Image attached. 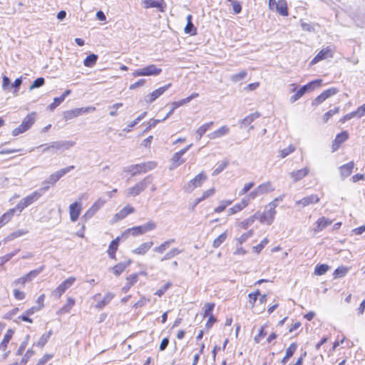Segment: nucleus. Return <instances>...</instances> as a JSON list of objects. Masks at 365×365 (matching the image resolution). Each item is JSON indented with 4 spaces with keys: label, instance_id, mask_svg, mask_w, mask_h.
<instances>
[{
    "label": "nucleus",
    "instance_id": "bb28decb",
    "mask_svg": "<svg viewBox=\"0 0 365 365\" xmlns=\"http://www.w3.org/2000/svg\"><path fill=\"white\" fill-rule=\"evenodd\" d=\"M319 200L320 198L318 197V195L313 194L302 198L301 200L297 201V203L299 205H302V207H306L309 205L318 203Z\"/></svg>",
    "mask_w": 365,
    "mask_h": 365
},
{
    "label": "nucleus",
    "instance_id": "13d9d810",
    "mask_svg": "<svg viewBox=\"0 0 365 365\" xmlns=\"http://www.w3.org/2000/svg\"><path fill=\"white\" fill-rule=\"evenodd\" d=\"M254 235V231L252 230H250L242 234L238 238L237 242L240 244H242L245 242L250 237H251Z\"/></svg>",
    "mask_w": 365,
    "mask_h": 365
},
{
    "label": "nucleus",
    "instance_id": "680f3d73",
    "mask_svg": "<svg viewBox=\"0 0 365 365\" xmlns=\"http://www.w3.org/2000/svg\"><path fill=\"white\" fill-rule=\"evenodd\" d=\"M268 242H269L268 239L264 238L259 244L253 247V248H252L253 251L255 253L259 254L262 250V249L268 244Z\"/></svg>",
    "mask_w": 365,
    "mask_h": 365
},
{
    "label": "nucleus",
    "instance_id": "9b49d317",
    "mask_svg": "<svg viewBox=\"0 0 365 365\" xmlns=\"http://www.w3.org/2000/svg\"><path fill=\"white\" fill-rule=\"evenodd\" d=\"M334 48L331 46H327L323 48L311 61L310 66H313L321 61L327 58H331L334 56Z\"/></svg>",
    "mask_w": 365,
    "mask_h": 365
},
{
    "label": "nucleus",
    "instance_id": "052dcab7",
    "mask_svg": "<svg viewBox=\"0 0 365 365\" xmlns=\"http://www.w3.org/2000/svg\"><path fill=\"white\" fill-rule=\"evenodd\" d=\"M44 268H45L44 265H42V266L39 267L38 269H33V270L30 271L29 272H28L26 274V275L28 276L30 281H31L34 278H35L41 272H42L43 270L44 269Z\"/></svg>",
    "mask_w": 365,
    "mask_h": 365
},
{
    "label": "nucleus",
    "instance_id": "69168bd1",
    "mask_svg": "<svg viewBox=\"0 0 365 365\" xmlns=\"http://www.w3.org/2000/svg\"><path fill=\"white\" fill-rule=\"evenodd\" d=\"M53 357V354H45L36 363V365H46V364Z\"/></svg>",
    "mask_w": 365,
    "mask_h": 365
},
{
    "label": "nucleus",
    "instance_id": "a18cd8bd",
    "mask_svg": "<svg viewBox=\"0 0 365 365\" xmlns=\"http://www.w3.org/2000/svg\"><path fill=\"white\" fill-rule=\"evenodd\" d=\"M260 116V114L258 112L252 113L247 116H246L245 118L242 119L241 123L244 126H248L250 125L255 120L258 118Z\"/></svg>",
    "mask_w": 365,
    "mask_h": 365
},
{
    "label": "nucleus",
    "instance_id": "c03bdc74",
    "mask_svg": "<svg viewBox=\"0 0 365 365\" xmlns=\"http://www.w3.org/2000/svg\"><path fill=\"white\" fill-rule=\"evenodd\" d=\"M322 83V79H317L307 83L306 85L303 86V88H304V90L306 92L312 91L315 89L317 87H320Z\"/></svg>",
    "mask_w": 365,
    "mask_h": 365
},
{
    "label": "nucleus",
    "instance_id": "7c9ffc66",
    "mask_svg": "<svg viewBox=\"0 0 365 365\" xmlns=\"http://www.w3.org/2000/svg\"><path fill=\"white\" fill-rule=\"evenodd\" d=\"M115 294L112 292H107L102 299L99 300L96 304L95 305V307L98 309H101L104 308L107 304H108L112 299L114 298Z\"/></svg>",
    "mask_w": 365,
    "mask_h": 365
},
{
    "label": "nucleus",
    "instance_id": "ddd939ff",
    "mask_svg": "<svg viewBox=\"0 0 365 365\" xmlns=\"http://www.w3.org/2000/svg\"><path fill=\"white\" fill-rule=\"evenodd\" d=\"M171 83H168L162 87H160L149 94H148L145 101L147 103L150 104L154 102L157 98H158L160 96H162L167 90H168L171 87Z\"/></svg>",
    "mask_w": 365,
    "mask_h": 365
},
{
    "label": "nucleus",
    "instance_id": "338daca9",
    "mask_svg": "<svg viewBox=\"0 0 365 365\" xmlns=\"http://www.w3.org/2000/svg\"><path fill=\"white\" fill-rule=\"evenodd\" d=\"M339 90L336 88H330L329 89H327L324 91L322 94L324 96L326 100L329 98V97L334 96L338 93Z\"/></svg>",
    "mask_w": 365,
    "mask_h": 365
},
{
    "label": "nucleus",
    "instance_id": "37998d69",
    "mask_svg": "<svg viewBox=\"0 0 365 365\" xmlns=\"http://www.w3.org/2000/svg\"><path fill=\"white\" fill-rule=\"evenodd\" d=\"M215 307V304L214 302L205 303L203 307L202 317L205 318L207 317L213 316L212 312L214 311Z\"/></svg>",
    "mask_w": 365,
    "mask_h": 365
},
{
    "label": "nucleus",
    "instance_id": "72a5a7b5",
    "mask_svg": "<svg viewBox=\"0 0 365 365\" xmlns=\"http://www.w3.org/2000/svg\"><path fill=\"white\" fill-rule=\"evenodd\" d=\"M255 220H256V216L251 215L249 217H247V218L242 220V221H240V222H238L237 226L240 229L247 230L248 227H250V226H252L253 225Z\"/></svg>",
    "mask_w": 365,
    "mask_h": 365
},
{
    "label": "nucleus",
    "instance_id": "e433bc0d",
    "mask_svg": "<svg viewBox=\"0 0 365 365\" xmlns=\"http://www.w3.org/2000/svg\"><path fill=\"white\" fill-rule=\"evenodd\" d=\"M213 125L214 122L212 121L201 125L195 131L196 134L199 137V139H200L205 135V133L213 126Z\"/></svg>",
    "mask_w": 365,
    "mask_h": 365
},
{
    "label": "nucleus",
    "instance_id": "473e14b6",
    "mask_svg": "<svg viewBox=\"0 0 365 365\" xmlns=\"http://www.w3.org/2000/svg\"><path fill=\"white\" fill-rule=\"evenodd\" d=\"M192 16L191 14H189L187 16V24H186L184 30L186 34H189L191 36H195L197 34V29L193 25V24L192 22Z\"/></svg>",
    "mask_w": 365,
    "mask_h": 365
},
{
    "label": "nucleus",
    "instance_id": "0eeeda50",
    "mask_svg": "<svg viewBox=\"0 0 365 365\" xmlns=\"http://www.w3.org/2000/svg\"><path fill=\"white\" fill-rule=\"evenodd\" d=\"M76 281L75 277H69L60 283L53 290V294L56 298H60L66 290L71 288Z\"/></svg>",
    "mask_w": 365,
    "mask_h": 365
},
{
    "label": "nucleus",
    "instance_id": "49530a36",
    "mask_svg": "<svg viewBox=\"0 0 365 365\" xmlns=\"http://www.w3.org/2000/svg\"><path fill=\"white\" fill-rule=\"evenodd\" d=\"M175 242V240L171 239L167 241L163 242L159 246L155 247L154 251L158 254H163L169 247L170 245Z\"/></svg>",
    "mask_w": 365,
    "mask_h": 365
},
{
    "label": "nucleus",
    "instance_id": "aec40b11",
    "mask_svg": "<svg viewBox=\"0 0 365 365\" xmlns=\"http://www.w3.org/2000/svg\"><path fill=\"white\" fill-rule=\"evenodd\" d=\"M74 168L75 167L73 165H71L52 173L48 178V182L52 184L56 182L61 177H63L71 170L74 169Z\"/></svg>",
    "mask_w": 365,
    "mask_h": 365
},
{
    "label": "nucleus",
    "instance_id": "6e6d98bb",
    "mask_svg": "<svg viewBox=\"0 0 365 365\" xmlns=\"http://www.w3.org/2000/svg\"><path fill=\"white\" fill-rule=\"evenodd\" d=\"M295 147L293 145H289L287 148L279 150V155L281 158H284L293 153Z\"/></svg>",
    "mask_w": 365,
    "mask_h": 365
},
{
    "label": "nucleus",
    "instance_id": "ea45409f",
    "mask_svg": "<svg viewBox=\"0 0 365 365\" xmlns=\"http://www.w3.org/2000/svg\"><path fill=\"white\" fill-rule=\"evenodd\" d=\"M98 58V57L96 54L91 53L83 60V65L86 67L91 68L96 65Z\"/></svg>",
    "mask_w": 365,
    "mask_h": 365
},
{
    "label": "nucleus",
    "instance_id": "4d7b16f0",
    "mask_svg": "<svg viewBox=\"0 0 365 365\" xmlns=\"http://www.w3.org/2000/svg\"><path fill=\"white\" fill-rule=\"evenodd\" d=\"M16 322H27L29 324L34 323V319L28 314H26V311L17 317Z\"/></svg>",
    "mask_w": 365,
    "mask_h": 365
},
{
    "label": "nucleus",
    "instance_id": "0e129e2a",
    "mask_svg": "<svg viewBox=\"0 0 365 365\" xmlns=\"http://www.w3.org/2000/svg\"><path fill=\"white\" fill-rule=\"evenodd\" d=\"M307 93L304 90V88L301 87L297 92L294 93L290 98L291 102H295L298 99H299L301 97H302L304 93Z\"/></svg>",
    "mask_w": 365,
    "mask_h": 365
},
{
    "label": "nucleus",
    "instance_id": "9d476101",
    "mask_svg": "<svg viewBox=\"0 0 365 365\" xmlns=\"http://www.w3.org/2000/svg\"><path fill=\"white\" fill-rule=\"evenodd\" d=\"M269 7L270 9H275L282 16H287L289 15L287 3L285 0H269Z\"/></svg>",
    "mask_w": 365,
    "mask_h": 365
},
{
    "label": "nucleus",
    "instance_id": "1a4fd4ad",
    "mask_svg": "<svg viewBox=\"0 0 365 365\" xmlns=\"http://www.w3.org/2000/svg\"><path fill=\"white\" fill-rule=\"evenodd\" d=\"M95 110L96 108L93 106L74 108L63 112V117L65 120H70L86 113L94 111Z\"/></svg>",
    "mask_w": 365,
    "mask_h": 365
},
{
    "label": "nucleus",
    "instance_id": "de8ad7c7",
    "mask_svg": "<svg viewBox=\"0 0 365 365\" xmlns=\"http://www.w3.org/2000/svg\"><path fill=\"white\" fill-rule=\"evenodd\" d=\"M329 269V266L327 264H317L314 268V274L322 276Z\"/></svg>",
    "mask_w": 365,
    "mask_h": 365
},
{
    "label": "nucleus",
    "instance_id": "58836bf2",
    "mask_svg": "<svg viewBox=\"0 0 365 365\" xmlns=\"http://www.w3.org/2000/svg\"><path fill=\"white\" fill-rule=\"evenodd\" d=\"M260 295V291L259 289L255 290L248 294V303L252 308L257 306L258 297Z\"/></svg>",
    "mask_w": 365,
    "mask_h": 365
},
{
    "label": "nucleus",
    "instance_id": "7ed1b4c3",
    "mask_svg": "<svg viewBox=\"0 0 365 365\" xmlns=\"http://www.w3.org/2000/svg\"><path fill=\"white\" fill-rule=\"evenodd\" d=\"M207 175L205 171L202 170L190 179L184 186L186 192H192L197 187H201L207 180Z\"/></svg>",
    "mask_w": 365,
    "mask_h": 365
},
{
    "label": "nucleus",
    "instance_id": "864d4df0",
    "mask_svg": "<svg viewBox=\"0 0 365 365\" xmlns=\"http://www.w3.org/2000/svg\"><path fill=\"white\" fill-rule=\"evenodd\" d=\"M297 349V344L296 342L291 343L285 350V356L292 358Z\"/></svg>",
    "mask_w": 365,
    "mask_h": 365
},
{
    "label": "nucleus",
    "instance_id": "393cba45",
    "mask_svg": "<svg viewBox=\"0 0 365 365\" xmlns=\"http://www.w3.org/2000/svg\"><path fill=\"white\" fill-rule=\"evenodd\" d=\"M354 166L355 163L354 161H350L344 165H341L339 168L340 175L342 178L349 177L352 173Z\"/></svg>",
    "mask_w": 365,
    "mask_h": 365
},
{
    "label": "nucleus",
    "instance_id": "f257e3e1",
    "mask_svg": "<svg viewBox=\"0 0 365 365\" xmlns=\"http://www.w3.org/2000/svg\"><path fill=\"white\" fill-rule=\"evenodd\" d=\"M283 196L275 197L272 201L269 202L265 207V210L259 214L257 219L260 223L267 225H270L273 223L276 215V207L278 203L282 201Z\"/></svg>",
    "mask_w": 365,
    "mask_h": 365
},
{
    "label": "nucleus",
    "instance_id": "20e7f679",
    "mask_svg": "<svg viewBox=\"0 0 365 365\" xmlns=\"http://www.w3.org/2000/svg\"><path fill=\"white\" fill-rule=\"evenodd\" d=\"M156 223L152 220L147 222L145 224L138 226H134L127 229L125 233L130 234L133 237L144 235L156 228Z\"/></svg>",
    "mask_w": 365,
    "mask_h": 365
},
{
    "label": "nucleus",
    "instance_id": "6e6552de",
    "mask_svg": "<svg viewBox=\"0 0 365 365\" xmlns=\"http://www.w3.org/2000/svg\"><path fill=\"white\" fill-rule=\"evenodd\" d=\"M162 72L160 68L157 67L154 64H150L140 69H138L133 71V76L134 77L138 76H158Z\"/></svg>",
    "mask_w": 365,
    "mask_h": 365
},
{
    "label": "nucleus",
    "instance_id": "cd10ccee",
    "mask_svg": "<svg viewBox=\"0 0 365 365\" xmlns=\"http://www.w3.org/2000/svg\"><path fill=\"white\" fill-rule=\"evenodd\" d=\"M230 131V128L227 125H222L218 129L214 130L213 132H211L207 135V137L211 139H217L220 138L225 135H227Z\"/></svg>",
    "mask_w": 365,
    "mask_h": 365
},
{
    "label": "nucleus",
    "instance_id": "4c0bfd02",
    "mask_svg": "<svg viewBox=\"0 0 365 365\" xmlns=\"http://www.w3.org/2000/svg\"><path fill=\"white\" fill-rule=\"evenodd\" d=\"M35 113L28 114L22 120L21 125L28 130L35 122Z\"/></svg>",
    "mask_w": 365,
    "mask_h": 365
},
{
    "label": "nucleus",
    "instance_id": "a211bd4d",
    "mask_svg": "<svg viewBox=\"0 0 365 365\" xmlns=\"http://www.w3.org/2000/svg\"><path fill=\"white\" fill-rule=\"evenodd\" d=\"M191 146L192 145H189L173 155L171 160L174 167H178L185 163V160L182 156Z\"/></svg>",
    "mask_w": 365,
    "mask_h": 365
},
{
    "label": "nucleus",
    "instance_id": "c756f323",
    "mask_svg": "<svg viewBox=\"0 0 365 365\" xmlns=\"http://www.w3.org/2000/svg\"><path fill=\"white\" fill-rule=\"evenodd\" d=\"M309 173L308 168H303L302 169L293 171L290 173V177L294 182H297L305 178Z\"/></svg>",
    "mask_w": 365,
    "mask_h": 365
},
{
    "label": "nucleus",
    "instance_id": "c85d7f7f",
    "mask_svg": "<svg viewBox=\"0 0 365 365\" xmlns=\"http://www.w3.org/2000/svg\"><path fill=\"white\" fill-rule=\"evenodd\" d=\"M15 212L16 210L13 207L9 209L0 216V229L11 221Z\"/></svg>",
    "mask_w": 365,
    "mask_h": 365
},
{
    "label": "nucleus",
    "instance_id": "79ce46f5",
    "mask_svg": "<svg viewBox=\"0 0 365 365\" xmlns=\"http://www.w3.org/2000/svg\"><path fill=\"white\" fill-rule=\"evenodd\" d=\"M228 235L227 231H225L217 237L212 242V247L218 248L227 239Z\"/></svg>",
    "mask_w": 365,
    "mask_h": 365
},
{
    "label": "nucleus",
    "instance_id": "5701e85b",
    "mask_svg": "<svg viewBox=\"0 0 365 365\" xmlns=\"http://www.w3.org/2000/svg\"><path fill=\"white\" fill-rule=\"evenodd\" d=\"M14 330L12 329H8L4 335V337L0 343V350L6 351L10 341L12 339L14 335Z\"/></svg>",
    "mask_w": 365,
    "mask_h": 365
},
{
    "label": "nucleus",
    "instance_id": "4be33fe9",
    "mask_svg": "<svg viewBox=\"0 0 365 365\" xmlns=\"http://www.w3.org/2000/svg\"><path fill=\"white\" fill-rule=\"evenodd\" d=\"M139 279V274L138 273H133L130 275H128L125 278V284L122 287V291L124 293L128 292L131 287L138 281Z\"/></svg>",
    "mask_w": 365,
    "mask_h": 365
},
{
    "label": "nucleus",
    "instance_id": "39448f33",
    "mask_svg": "<svg viewBox=\"0 0 365 365\" xmlns=\"http://www.w3.org/2000/svg\"><path fill=\"white\" fill-rule=\"evenodd\" d=\"M41 195V192L39 191L33 192L19 201L14 209L20 214L26 207L37 201Z\"/></svg>",
    "mask_w": 365,
    "mask_h": 365
},
{
    "label": "nucleus",
    "instance_id": "f03ea898",
    "mask_svg": "<svg viewBox=\"0 0 365 365\" xmlns=\"http://www.w3.org/2000/svg\"><path fill=\"white\" fill-rule=\"evenodd\" d=\"M157 163L155 161L143 162L128 166L125 172L131 176L140 175L155 169Z\"/></svg>",
    "mask_w": 365,
    "mask_h": 365
},
{
    "label": "nucleus",
    "instance_id": "f704fd0d",
    "mask_svg": "<svg viewBox=\"0 0 365 365\" xmlns=\"http://www.w3.org/2000/svg\"><path fill=\"white\" fill-rule=\"evenodd\" d=\"M232 200H221L218 205L215 207L214 212L216 214H220L223 212L228 206L232 205Z\"/></svg>",
    "mask_w": 365,
    "mask_h": 365
},
{
    "label": "nucleus",
    "instance_id": "423d86ee",
    "mask_svg": "<svg viewBox=\"0 0 365 365\" xmlns=\"http://www.w3.org/2000/svg\"><path fill=\"white\" fill-rule=\"evenodd\" d=\"M150 182V177L148 176L143 178L142 180L135 183L132 187H129L126 191L128 197H135L139 195L143 192L148 187V183Z\"/></svg>",
    "mask_w": 365,
    "mask_h": 365
},
{
    "label": "nucleus",
    "instance_id": "bf43d9fd",
    "mask_svg": "<svg viewBox=\"0 0 365 365\" xmlns=\"http://www.w3.org/2000/svg\"><path fill=\"white\" fill-rule=\"evenodd\" d=\"M247 76V72L246 71H241L240 73H235V74H233L232 76H231V80L234 82V83H237L239 82L240 81L244 79L246 76Z\"/></svg>",
    "mask_w": 365,
    "mask_h": 365
},
{
    "label": "nucleus",
    "instance_id": "2eb2a0df",
    "mask_svg": "<svg viewBox=\"0 0 365 365\" xmlns=\"http://www.w3.org/2000/svg\"><path fill=\"white\" fill-rule=\"evenodd\" d=\"M145 9L155 8L160 12H164L166 8V3L164 0H142Z\"/></svg>",
    "mask_w": 365,
    "mask_h": 365
},
{
    "label": "nucleus",
    "instance_id": "dca6fc26",
    "mask_svg": "<svg viewBox=\"0 0 365 365\" xmlns=\"http://www.w3.org/2000/svg\"><path fill=\"white\" fill-rule=\"evenodd\" d=\"M349 136V133L346 130L338 133L332 142L331 151H336L341 147V144L348 140Z\"/></svg>",
    "mask_w": 365,
    "mask_h": 365
},
{
    "label": "nucleus",
    "instance_id": "603ef678",
    "mask_svg": "<svg viewBox=\"0 0 365 365\" xmlns=\"http://www.w3.org/2000/svg\"><path fill=\"white\" fill-rule=\"evenodd\" d=\"M245 208L240 204V202H237V203L235 204L232 207L229 208L228 215H235L237 213H239L241 211H242Z\"/></svg>",
    "mask_w": 365,
    "mask_h": 365
},
{
    "label": "nucleus",
    "instance_id": "5fc2aeb1",
    "mask_svg": "<svg viewBox=\"0 0 365 365\" xmlns=\"http://www.w3.org/2000/svg\"><path fill=\"white\" fill-rule=\"evenodd\" d=\"M339 108L336 107L334 109L329 110L327 112H326L323 115V121L324 123H327L328 120L335 114L339 113Z\"/></svg>",
    "mask_w": 365,
    "mask_h": 365
},
{
    "label": "nucleus",
    "instance_id": "2f4dec72",
    "mask_svg": "<svg viewBox=\"0 0 365 365\" xmlns=\"http://www.w3.org/2000/svg\"><path fill=\"white\" fill-rule=\"evenodd\" d=\"M130 264V262H119L112 267L111 270L113 274L116 277L120 276L122 273H123L126 268Z\"/></svg>",
    "mask_w": 365,
    "mask_h": 365
},
{
    "label": "nucleus",
    "instance_id": "412c9836",
    "mask_svg": "<svg viewBox=\"0 0 365 365\" xmlns=\"http://www.w3.org/2000/svg\"><path fill=\"white\" fill-rule=\"evenodd\" d=\"M120 241V237H117L113 240L108 245L107 253L109 257L112 259H116V252L118 249Z\"/></svg>",
    "mask_w": 365,
    "mask_h": 365
},
{
    "label": "nucleus",
    "instance_id": "c9c22d12",
    "mask_svg": "<svg viewBox=\"0 0 365 365\" xmlns=\"http://www.w3.org/2000/svg\"><path fill=\"white\" fill-rule=\"evenodd\" d=\"M257 189L260 195L267 194L274 190V187H273L272 182L269 181L259 185L257 186Z\"/></svg>",
    "mask_w": 365,
    "mask_h": 365
},
{
    "label": "nucleus",
    "instance_id": "f3484780",
    "mask_svg": "<svg viewBox=\"0 0 365 365\" xmlns=\"http://www.w3.org/2000/svg\"><path fill=\"white\" fill-rule=\"evenodd\" d=\"M68 209H69V216H70L71 221L76 222L78 219V217L81 213V210H82L81 202H74L69 205Z\"/></svg>",
    "mask_w": 365,
    "mask_h": 365
},
{
    "label": "nucleus",
    "instance_id": "a878e982",
    "mask_svg": "<svg viewBox=\"0 0 365 365\" xmlns=\"http://www.w3.org/2000/svg\"><path fill=\"white\" fill-rule=\"evenodd\" d=\"M153 245V241L143 242L134 249L133 253L138 255H145L151 249Z\"/></svg>",
    "mask_w": 365,
    "mask_h": 365
},
{
    "label": "nucleus",
    "instance_id": "b1692460",
    "mask_svg": "<svg viewBox=\"0 0 365 365\" xmlns=\"http://www.w3.org/2000/svg\"><path fill=\"white\" fill-rule=\"evenodd\" d=\"M331 223H332L331 220H329L324 217H319L316 221V226L312 230V231L314 233L319 232L322 231L324 228H326L327 226L331 225Z\"/></svg>",
    "mask_w": 365,
    "mask_h": 365
},
{
    "label": "nucleus",
    "instance_id": "4468645a",
    "mask_svg": "<svg viewBox=\"0 0 365 365\" xmlns=\"http://www.w3.org/2000/svg\"><path fill=\"white\" fill-rule=\"evenodd\" d=\"M215 192L216 188L215 187H212L204 190L201 195L199 197H197L190 205V210L193 211L199 203L212 197L215 194Z\"/></svg>",
    "mask_w": 365,
    "mask_h": 365
},
{
    "label": "nucleus",
    "instance_id": "774afa93",
    "mask_svg": "<svg viewBox=\"0 0 365 365\" xmlns=\"http://www.w3.org/2000/svg\"><path fill=\"white\" fill-rule=\"evenodd\" d=\"M171 285H172V284L170 282H168L163 287H161L159 289H158L155 292V294L158 297H161L171 287Z\"/></svg>",
    "mask_w": 365,
    "mask_h": 365
},
{
    "label": "nucleus",
    "instance_id": "6ab92c4d",
    "mask_svg": "<svg viewBox=\"0 0 365 365\" xmlns=\"http://www.w3.org/2000/svg\"><path fill=\"white\" fill-rule=\"evenodd\" d=\"M76 304V299L71 297H67L65 304L58 310V315H63L69 313Z\"/></svg>",
    "mask_w": 365,
    "mask_h": 365
},
{
    "label": "nucleus",
    "instance_id": "f8f14e48",
    "mask_svg": "<svg viewBox=\"0 0 365 365\" xmlns=\"http://www.w3.org/2000/svg\"><path fill=\"white\" fill-rule=\"evenodd\" d=\"M135 212V209L130 204H127L124 206L119 212H116L112 219L113 223L118 222L125 219L128 215L133 214Z\"/></svg>",
    "mask_w": 365,
    "mask_h": 365
},
{
    "label": "nucleus",
    "instance_id": "a19ab883",
    "mask_svg": "<svg viewBox=\"0 0 365 365\" xmlns=\"http://www.w3.org/2000/svg\"><path fill=\"white\" fill-rule=\"evenodd\" d=\"M349 267L345 266L338 267L333 272V277L337 279L344 277L349 271Z\"/></svg>",
    "mask_w": 365,
    "mask_h": 365
},
{
    "label": "nucleus",
    "instance_id": "09e8293b",
    "mask_svg": "<svg viewBox=\"0 0 365 365\" xmlns=\"http://www.w3.org/2000/svg\"><path fill=\"white\" fill-rule=\"evenodd\" d=\"M181 252L182 251L178 248L171 249L160 259V261L163 262L165 260L170 259L177 256L178 255H179L180 253H181Z\"/></svg>",
    "mask_w": 365,
    "mask_h": 365
},
{
    "label": "nucleus",
    "instance_id": "8fccbe9b",
    "mask_svg": "<svg viewBox=\"0 0 365 365\" xmlns=\"http://www.w3.org/2000/svg\"><path fill=\"white\" fill-rule=\"evenodd\" d=\"M52 334V331L50 330L46 333L43 334L37 341V346L43 347L49 340Z\"/></svg>",
    "mask_w": 365,
    "mask_h": 365
},
{
    "label": "nucleus",
    "instance_id": "e2e57ef3",
    "mask_svg": "<svg viewBox=\"0 0 365 365\" xmlns=\"http://www.w3.org/2000/svg\"><path fill=\"white\" fill-rule=\"evenodd\" d=\"M28 232H29V231L26 230H16V231L11 232L9 235V238L10 240H14V239L20 237L27 234Z\"/></svg>",
    "mask_w": 365,
    "mask_h": 365
},
{
    "label": "nucleus",
    "instance_id": "3c124183",
    "mask_svg": "<svg viewBox=\"0 0 365 365\" xmlns=\"http://www.w3.org/2000/svg\"><path fill=\"white\" fill-rule=\"evenodd\" d=\"M266 327V324L260 327L258 334L255 335L254 337V341H255V343H259L261 340L267 335V331H265Z\"/></svg>",
    "mask_w": 365,
    "mask_h": 365
}]
</instances>
